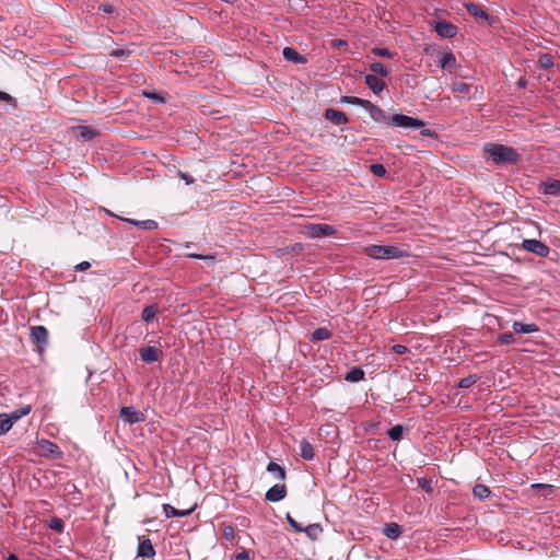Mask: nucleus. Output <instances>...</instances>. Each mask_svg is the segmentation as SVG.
<instances>
[{"label":"nucleus","instance_id":"nucleus-19","mask_svg":"<svg viewBox=\"0 0 560 560\" xmlns=\"http://www.w3.org/2000/svg\"><path fill=\"white\" fill-rule=\"evenodd\" d=\"M282 55L285 60L291 61L296 65H304L307 62V58L305 56L301 55L293 47H284L282 50Z\"/></svg>","mask_w":560,"mask_h":560},{"label":"nucleus","instance_id":"nucleus-50","mask_svg":"<svg viewBox=\"0 0 560 560\" xmlns=\"http://www.w3.org/2000/svg\"><path fill=\"white\" fill-rule=\"evenodd\" d=\"M91 268V264L89 261H82L78 265H75L74 270L79 272L86 271Z\"/></svg>","mask_w":560,"mask_h":560},{"label":"nucleus","instance_id":"nucleus-29","mask_svg":"<svg viewBox=\"0 0 560 560\" xmlns=\"http://www.w3.org/2000/svg\"><path fill=\"white\" fill-rule=\"evenodd\" d=\"M408 430L409 429L407 427L396 424L387 431V435L390 440L398 442L402 439L405 432H408Z\"/></svg>","mask_w":560,"mask_h":560},{"label":"nucleus","instance_id":"nucleus-61","mask_svg":"<svg viewBox=\"0 0 560 560\" xmlns=\"http://www.w3.org/2000/svg\"><path fill=\"white\" fill-rule=\"evenodd\" d=\"M534 487H545V485L537 483V485H534Z\"/></svg>","mask_w":560,"mask_h":560},{"label":"nucleus","instance_id":"nucleus-51","mask_svg":"<svg viewBox=\"0 0 560 560\" xmlns=\"http://www.w3.org/2000/svg\"><path fill=\"white\" fill-rule=\"evenodd\" d=\"M235 560H250L249 552L244 550L235 556Z\"/></svg>","mask_w":560,"mask_h":560},{"label":"nucleus","instance_id":"nucleus-11","mask_svg":"<svg viewBox=\"0 0 560 560\" xmlns=\"http://www.w3.org/2000/svg\"><path fill=\"white\" fill-rule=\"evenodd\" d=\"M31 337L37 343L39 350H43L48 343V330L44 326H33Z\"/></svg>","mask_w":560,"mask_h":560},{"label":"nucleus","instance_id":"nucleus-53","mask_svg":"<svg viewBox=\"0 0 560 560\" xmlns=\"http://www.w3.org/2000/svg\"><path fill=\"white\" fill-rule=\"evenodd\" d=\"M12 100H13V97L10 94L0 91V101L10 102Z\"/></svg>","mask_w":560,"mask_h":560},{"label":"nucleus","instance_id":"nucleus-4","mask_svg":"<svg viewBox=\"0 0 560 560\" xmlns=\"http://www.w3.org/2000/svg\"><path fill=\"white\" fill-rule=\"evenodd\" d=\"M452 92L457 98L464 97L466 95H468L469 98H480L483 95V88L465 82H454L452 84Z\"/></svg>","mask_w":560,"mask_h":560},{"label":"nucleus","instance_id":"nucleus-41","mask_svg":"<svg viewBox=\"0 0 560 560\" xmlns=\"http://www.w3.org/2000/svg\"><path fill=\"white\" fill-rule=\"evenodd\" d=\"M371 52L374 56L384 57V58H394V52L390 51L388 48H381V47H374L371 49Z\"/></svg>","mask_w":560,"mask_h":560},{"label":"nucleus","instance_id":"nucleus-5","mask_svg":"<svg viewBox=\"0 0 560 560\" xmlns=\"http://www.w3.org/2000/svg\"><path fill=\"white\" fill-rule=\"evenodd\" d=\"M287 522L296 533H305L307 537L315 540L318 535L322 533V527L319 524H310L307 526H303L301 523L295 521L290 513L285 515Z\"/></svg>","mask_w":560,"mask_h":560},{"label":"nucleus","instance_id":"nucleus-44","mask_svg":"<svg viewBox=\"0 0 560 560\" xmlns=\"http://www.w3.org/2000/svg\"><path fill=\"white\" fill-rule=\"evenodd\" d=\"M498 341L502 345H511L515 341L513 332L506 331L498 336Z\"/></svg>","mask_w":560,"mask_h":560},{"label":"nucleus","instance_id":"nucleus-13","mask_svg":"<svg viewBox=\"0 0 560 560\" xmlns=\"http://www.w3.org/2000/svg\"><path fill=\"white\" fill-rule=\"evenodd\" d=\"M324 117L336 126L346 125L349 121L346 113L335 108H327L324 113Z\"/></svg>","mask_w":560,"mask_h":560},{"label":"nucleus","instance_id":"nucleus-39","mask_svg":"<svg viewBox=\"0 0 560 560\" xmlns=\"http://www.w3.org/2000/svg\"><path fill=\"white\" fill-rule=\"evenodd\" d=\"M538 63L542 69H550L553 67V57L549 54H542L538 59Z\"/></svg>","mask_w":560,"mask_h":560},{"label":"nucleus","instance_id":"nucleus-27","mask_svg":"<svg viewBox=\"0 0 560 560\" xmlns=\"http://www.w3.org/2000/svg\"><path fill=\"white\" fill-rule=\"evenodd\" d=\"M365 372L360 366L352 368L346 375L345 380L350 383L363 381Z\"/></svg>","mask_w":560,"mask_h":560},{"label":"nucleus","instance_id":"nucleus-46","mask_svg":"<svg viewBox=\"0 0 560 560\" xmlns=\"http://www.w3.org/2000/svg\"><path fill=\"white\" fill-rule=\"evenodd\" d=\"M142 95L147 98L154 101L155 103L164 102V97L156 92H151V91L144 90V91H142Z\"/></svg>","mask_w":560,"mask_h":560},{"label":"nucleus","instance_id":"nucleus-49","mask_svg":"<svg viewBox=\"0 0 560 560\" xmlns=\"http://www.w3.org/2000/svg\"><path fill=\"white\" fill-rule=\"evenodd\" d=\"M178 176L185 180V183L187 185H190L195 182V178L192 176H190L189 174L185 173V172H182V171H178Z\"/></svg>","mask_w":560,"mask_h":560},{"label":"nucleus","instance_id":"nucleus-21","mask_svg":"<svg viewBox=\"0 0 560 560\" xmlns=\"http://www.w3.org/2000/svg\"><path fill=\"white\" fill-rule=\"evenodd\" d=\"M73 132H74L75 137L84 140V141L92 140L98 133L92 127H90V126H82V125L74 127L73 128Z\"/></svg>","mask_w":560,"mask_h":560},{"label":"nucleus","instance_id":"nucleus-42","mask_svg":"<svg viewBox=\"0 0 560 560\" xmlns=\"http://www.w3.org/2000/svg\"><path fill=\"white\" fill-rule=\"evenodd\" d=\"M370 171L373 175L377 177H383L386 175L387 171L383 164L374 163L370 166Z\"/></svg>","mask_w":560,"mask_h":560},{"label":"nucleus","instance_id":"nucleus-48","mask_svg":"<svg viewBox=\"0 0 560 560\" xmlns=\"http://www.w3.org/2000/svg\"><path fill=\"white\" fill-rule=\"evenodd\" d=\"M392 350H393V352H394V353L399 354V355L405 354V353L408 351V349H407V347H406V346H404V345H398V343H397V345H394V346L392 347Z\"/></svg>","mask_w":560,"mask_h":560},{"label":"nucleus","instance_id":"nucleus-8","mask_svg":"<svg viewBox=\"0 0 560 560\" xmlns=\"http://www.w3.org/2000/svg\"><path fill=\"white\" fill-rule=\"evenodd\" d=\"M119 417L124 422L129 424H135L145 420L144 413L132 406L122 407L119 411Z\"/></svg>","mask_w":560,"mask_h":560},{"label":"nucleus","instance_id":"nucleus-23","mask_svg":"<svg viewBox=\"0 0 560 560\" xmlns=\"http://www.w3.org/2000/svg\"><path fill=\"white\" fill-rule=\"evenodd\" d=\"M542 192L550 196H560V179H549L541 183Z\"/></svg>","mask_w":560,"mask_h":560},{"label":"nucleus","instance_id":"nucleus-24","mask_svg":"<svg viewBox=\"0 0 560 560\" xmlns=\"http://www.w3.org/2000/svg\"><path fill=\"white\" fill-rule=\"evenodd\" d=\"M512 328L515 334H532L539 330L535 324H524L521 322H514Z\"/></svg>","mask_w":560,"mask_h":560},{"label":"nucleus","instance_id":"nucleus-36","mask_svg":"<svg viewBox=\"0 0 560 560\" xmlns=\"http://www.w3.org/2000/svg\"><path fill=\"white\" fill-rule=\"evenodd\" d=\"M340 103L357 105V106H361L362 108H364L365 104L368 103V100H363V98H360L357 96H342L340 98Z\"/></svg>","mask_w":560,"mask_h":560},{"label":"nucleus","instance_id":"nucleus-10","mask_svg":"<svg viewBox=\"0 0 560 560\" xmlns=\"http://www.w3.org/2000/svg\"><path fill=\"white\" fill-rule=\"evenodd\" d=\"M139 544L137 548V557L139 558H153L155 556V549L152 541L148 537H138Z\"/></svg>","mask_w":560,"mask_h":560},{"label":"nucleus","instance_id":"nucleus-38","mask_svg":"<svg viewBox=\"0 0 560 560\" xmlns=\"http://www.w3.org/2000/svg\"><path fill=\"white\" fill-rule=\"evenodd\" d=\"M220 527H221L223 538L228 541H232L235 537L234 527L232 525L225 524V523H222L220 525Z\"/></svg>","mask_w":560,"mask_h":560},{"label":"nucleus","instance_id":"nucleus-16","mask_svg":"<svg viewBox=\"0 0 560 560\" xmlns=\"http://www.w3.org/2000/svg\"><path fill=\"white\" fill-rule=\"evenodd\" d=\"M438 63L443 70L452 72L456 67L455 55L451 50L442 51L439 54Z\"/></svg>","mask_w":560,"mask_h":560},{"label":"nucleus","instance_id":"nucleus-43","mask_svg":"<svg viewBox=\"0 0 560 560\" xmlns=\"http://www.w3.org/2000/svg\"><path fill=\"white\" fill-rule=\"evenodd\" d=\"M130 55H131V50L125 49V48H115L109 52L110 57L119 58V59L127 58Z\"/></svg>","mask_w":560,"mask_h":560},{"label":"nucleus","instance_id":"nucleus-26","mask_svg":"<svg viewBox=\"0 0 560 560\" xmlns=\"http://www.w3.org/2000/svg\"><path fill=\"white\" fill-rule=\"evenodd\" d=\"M383 533L389 539H397L401 535L402 528L397 523H388L385 525Z\"/></svg>","mask_w":560,"mask_h":560},{"label":"nucleus","instance_id":"nucleus-47","mask_svg":"<svg viewBox=\"0 0 560 560\" xmlns=\"http://www.w3.org/2000/svg\"><path fill=\"white\" fill-rule=\"evenodd\" d=\"M187 257L192 258V259H200V260H210V261L214 260L213 255H201V254L189 253V254H187Z\"/></svg>","mask_w":560,"mask_h":560},{"label":"nucleus","instance_id":"nucleus-37","mask_svg":"<svg viewBox=\"0 0 560 560\" xmlns=\"http://www.w3.org/2000/svg\"><path fill=\"white\" fill-rule=\"evenodd\" d=\"M32 410L31 405L24 406L20 409L14 410L9 416L11 417L12 421L15 422L20 420L22 417L27 416Z\"/></svg>","mask_w":560,"mask_h":560},{"label":"nucleus","instance_id":"nucleus-30","mask_svg":"<svg viewBox=\"0 0 560 560\" xmlns=\"http://www.w3.org/2000/svg\"><path fill=\"white\" fill-rule=\"evenodd\" d=\"M267 471L273 474L279 480H284L287 477L285 469L275 462L267 465Z\"/></svg>","mask_w":560,"mask_h":560},{"label":"nucleus","instance_id":"nucleus-28","mask_svg":"<svg viewBox=\"0 0 560 560\" xmlns=\"http://www.w3.org/2000/svg\"><path fill=\"white\" fill-rule=\"evenodd\" d=\"M472 494L475 498L479 499L480 501H483L491 495V490L486 485L477 483L472 488Z\"/></svg>","mask_w":560,"mask_h":560},{"label":"nucleus","instance_id":"nucleus-55","mask_svg":"<svg viewBox=\"0 0 560 560\" xmlns=\"http://www.w3.org/2000/svg\"><path fill=\"white\" fill-rule=\"evenodd\" d=\"M7 560H20L19 557L14 553H9Z\"/></svg>","mask_w":560,"mask_h":560},{"label":"nucleus","instance_id":"nucleus-45","mask_svg":"<svg viewBox=\"0 0 560 560\" xmlns=\"http://www.w3.org/2000/svg\"><path fill=\"white\" fill-rule=\"evenodd\" d=\"M418 487L421 488L424 492L431 493L433 492V487L431 485V481L427 478H418L417 479Z\"/></svg>","mask_w":560,"mask_h":560},{"label":"nucleus","instance_id":"nucleus-52","mask_svg":"<svg viewBox=\"0 0 560 560\" xmlns=\"http://www.w3.org/2000/svg\"><path fill=\"white\" fill-rule=\"evenodd\" d=\"M421 135L427 136V137L438 138V133L431 129L421 130Z\"/></svg>","mask_w":560,"mask_h":560},{"label":"nucleus","instance_id":"nucleus-54","mask_svg":"<svg viewBox=\"0 0 560 560\" xmlns=\"http://www.w3.org/2000/svg\"><path fill=\"white\" fill-rule=\"evenodd\" d=\"M100 9H101L103 12H105V13H112V12H113V7H112V5H109V4H102V5L100 7Z\"/></svg>","mask_w":560,"mask_h":560},{"label":"nucleus","instance_id":"nucleus-34","mask_svg":"<svg viewBox=\"0 0 560 560\" xmlns=\"http://www.w3.org/2000/svg\"><path fill=\"white\" fill-rule=\"evenodd\" d=\"M14 422L8 413H0V435L7 433Z\"/></svg>","mask_w":560,"mask_h":560},{"label":"nucleus","instance_id":"nucleus-59","mask_svg":"<svg viewBox=\"0 0 560 560\" xmlns=\"http://www.w3.org/2000/svg\"><path fill=\"white\" fill-rule=\"evenodd\" d=\"M525 84H526L525 79H520V80H518V85H520V86H525Z\"/></svg>","mask_w":560,"mask_h":560},{"label":"nucleus","instance_id":"nucleus-3","mask_svg":"<svg viewBox=\"0 0 560 560\" xmlns=\"http://www.w3.org/2000/svg\"><path fill=\"white\" fill-rule=\"evenodd\" d=\"M366 256L373 259L390 260L407 256V253L398 246L371 244L364 247Z\"/></svg>","mask_w":560,"mask_h":560},{"label":"nucleus","instance_id":"nucleus-12","mask_svg":"<svg viewBox=\"0 0 560 560\" xmlns=\"http://www.w3.org/2000/svg\"><path fill=\"white\" fill-rule=\"evenodd\" d=\"M287 495V486L284 483H277L272 486L265 494V499L269 502H279Z\"/></svg>","mask_w":560,"mask_h":560},{"label":"nucleus","instance_id":"nucleus-7","mask_svg":"<svg viewBox=\"0 0 560 560\" xmlns=\"http://www.w3.org/2000/svg\"><path fill=\"white\" fill-rule=\"evenodd\" d=\"M306 232L312 238H320L335 234L336 229L332 225L325 223H312L306 225Z\"/></svg>","mask_w":560,"mask_h":560},{"label":"nucleus","instance_id":"nucleus-33","mask_svg":"<svg viewBox=\"0 0 560 560\" xmlns=\"http://www.w3.org/2000/svg\"><path fill=\"white\" fill-rule=\"evenodd\" d=\"M331 337L330 330L324 327H319L315 329L312 334V340L313 341H324L328 340Z\"/></svg>","mask_w":560,"mask_h":560},{"label":"nucleus","instance_id":"nucleus-25","mask_svg":"<svg viewBox=\"0 0 560 560\" xmlns=\"http://www.w3.org/2000/svg\"><path fill=\"white\" fill-rule=\"evenodd\" d=\"M300 455L305 460H312L315 457L314 447L308 441L302 440L300 444Z\"/></svg>","mask_w":560,"mask_h":560},{"label":"nucleus","instance_id":"nucleus-40","mask_svg":"<svg viewBox=\"0 0 560 560\" xmlns=\"http://www.w3.org/2000/svg\"><path fill=\"white\" fill-rule=\"evenodd\" d=\"M48 527L57 533H62L65 529V522L60 517H52L49 523Z\"/></svg>","mask_w":560,"mask_h":560},{"label":"nucleus","instance_id":"nucleus-17","mask_svg":"<svg viewBox=\"0 0 560 560\" xmlns=\"http://www.w3.org/2000/svg\"><path fill=\"white\" fill-rule=\"evenodd\" d=\"M364 82L376 95H380L386 89V83L378 79L375 74H365Z\"/></svg>","mask_w":560,"mask_h":560},{"label":"nucleus","instance_id":"nucleus-15","mask_svg":"<svg viewBox=\"0 0 560 560\" xmlns=\"http://www.w3.org/2000/svg\"><path fill=\"white\" fill-rule=\"evenodd\" d=\"M464 7L470 15H472L477 19H481V20L488 22V24L492 23V21H493L492 16L488 12H486L480 5L475 4L472 2H468V3H464Z\"/></svg>","mask_w":560,"mask_h":560},{"label":"nucleus","instance_id":"nucleus-6","mask_svg":"<svg viewBox=\"0 0 560 560\" xmlns=\"http://www.w3.org/2000/svg\"><path fill=\"white\" fill-rule=\"evenodd\" d=\"M521 246L523 249L538 257H547L550 253V248L545 243L535 238H525Z\"/></svg>","mask_w":560,"mask_h":560},{"label":"nucleus","instance_id":"nucleus-56","mask_svg":"<svg viewBox=\"0 0 560 560\" xmlns=\"http://www.w3.org/2000/svg\"><path fill=\"white\" fill-rule=\"evenodd\" d=\"M8 389H9V387H8L7 385H4V386H3V385L0 383V394H1V395H4L3 390H8Z\"/></svg>","mask_w":560,"mask_h":560},{"label":"nucleus","instance_id":"nucleus-31","mask_svg":"<svg viewBox=\"0 0 560 560\" xmlns=\"http://www.w3.org/2000/svg\"><path fill=\"white\" fill-rule=\"evenodd\" d=\"M480 380V376L477 374H470L467 377L462 378L456 387L460 389H467L471 387L475 383H477Z\"/></svg>","mask_w":560,"mask_h":560},{"label":"nucleus","instance_id":"nucleus-32","mask_svg":"<svg viewBox=\"0 0 560 560\" xmlns=\"http://www.w3.org/2000/svg\"><path fill=\"white\" fill-rule=\"evenodd\" d=\"M158 312H159V308L156 305H154V304L148 305L142 310L141 319L145 323H149L150 320H152L154 318V316L156 315Z\"/></svg>","mask_w":560,"mask_h":560},{"label":"nucleus","instance_id":"nucleus-9","mask_svg":"<svg viewBox=\"0 0 560 560\" xmlns=\"http://www.w3.org/2000/svg\"><path fill=\"white\" fill-rule=\"evenodd\" d=\"M433 28L443 38H453L457 35V26L446 21H434Z\"/></svg>","mask_w":560,"mask_h":560},{"label":"nucleus","instance_id":"nucleus-18","mask_svg":"<svg viewBox=\"0 0 560 560\" xmlns=\"http://www.w3.org/2000/svg\"><path fill=\"white\" fill-rule=\"evenodd\" d=\"M40 450L44 452L45 455H51L54 456L55 458H61L62 457V451L60 450V447L49 441V440H40L39 443H38Z\"/></svg>","mask_w":560,"mask_h":560},{"label":"nucleus","instance_id":"nucleus-20","mask_svg":"<svg viewBox=\"0 0 560 560\" xmlns=\"http://www.w3.org/2000/svg\"><path fill=\"white\" fill-rule=\"evenodd\" d=\"M119 220H121L126 223L132 224V225L137 226L138 229L144 230V231H152V230L158 229V226H159L158 222L154 220H151V219L135 220V219H129V218H119Z\"/></svg>","mask_w":560,"mask_h":560},{"label":"nucleus","instance_id":"nucleus-57","mask_svg":"<svg viewBox=\"0 0 560 560\" xmlns=\"http://www.w3.org/2000/svg\"><path fill=\"white\" fill-rule=\"evenodd\" d=\"M336 44H337L338 46H347V42H346V40H342V39H338V40H336Z\"/></svg>","mask_w":560,"mask_h":560},{"label":"nucleus","instance_id":"nucleus-60","mask_svg":"<svg viewBox=\"0 0 560 560\" xmlns=\"http://www.w3.org/2000/svg\"><path fill=\"white\" fill-rule=\"evenodd\" d=\"M191 246H194V244H192V243H187V244H186V248H189V247H191Z\"/></svg>","mask_w":560,"mask_h":560},{"label":"nucleus","instance_id":"nucleus-58","mask_svg":"<svg viewBox=\"0 0 560 560\" xmlns=\"http://www.w3.org/2000/svg\"><path fill=\"white\" fill-rule=\"evenodd\" d=\"M105 211H106V214H107V215L115 217V218H117V219H119V218H120L119 215L114 214V213H113L112 211H109V210H105Z\"/></svg>","mask_w":560,"mask_h":560},{"label":"nucleus","instance_id":"nucleus-35","mask_svg":"<svg viewBox=\"0 0 560 560\" xmlns=\"http://www.w3.org/2000/svg\"><path fill=\"white\" fill-rule=\"evenodd\" d=\"M369 69L373 72L372 74H378L381 77H387L389 71L382 62H373L369 66Z\"/></svg>","mask_w":560,"mask_h":560},{"label":"nucleus","instance_id":"nucleus-14","mask_svg":"<svg viewBox=\"0 0 560 560\" xmlns=\"http://www.w3.org/2000/svg\"><path fill=\"white\" fill-rule=\"evenodd\" d=\"M139 353L143 362L154 363L160 360L162 351L155 346H149L141 348Z\"/></svg>","mask_w":560,"mask_h":560},{"label":"nucleus","instance_id":"nucleus-22","mask_svg":"<svg viewBox=\"0 0 560 560\" xmlns=\"http://www.w3.org/2000/svg\"><path fill=\"white\" fill-rule=\"evenodd\" d=\"M194 509H188V510H177L175 509L174 506H172L171 504H163V512L165 513V516L167 518H171V517H185V516H188L192 513Z\"/></svg>","mask_w":560,"mask_h":560},{"label":"nucleus","instance_id":"nucleus-2","mask_svg":"<svg viewBox=\"0 0 560 560\" xmlns=\"http://www.w3.org/2000/svg\"><path fill=\"white\" fill-rule=\"evenodd\" d=\"M483 154L497 165H514L521 161V154L514 148L501 143H486Z\"/></svg>","mask_w":560,"mask_h":560},{"label":"nucleus","instance_id":"nucleus-1","mask_svg":"<svg viewBox=\"0 0 560 560\" xmlns=\"http://www.w3.org/2000/svg\"><path fill=\"white\" fill-rule=\"evenodd\" d=\"M363 109L369 113L370 117L374 121L382 122L386 126H395L406 129H419L425 125V122L419 118H415L402 114H395L392 117H388L380 106L373 104L370 101H368Z\"/></svg>","mask_w":560,"mask_h":560}]
</instances>
